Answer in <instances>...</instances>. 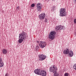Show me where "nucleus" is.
I'll return each instance as SVG.
<instances>
[{"label": "nucleus", "instance_id": "9d476101", "mask_svg": "<svg viewBox=\"0 0 76 76\" xmlns=\"http://www.w3.org/2000/svg\"><path fill=\"white\" fill-rule=\"evenodd\" d=\"M39 17L40 20H44V19L45 18V13H42L39 15Z\"/></svg>", "mask_w": 76, "mask_h": 76}, {"label": "nucleus", "instance_id": "9b49d317", "mask_svg": "<svg viewBox=\"0 0 76 76\" xmlns=\"http://www.w3.org/2000/svg\"><path fill=\"white\" fill-rule=\"evenodd\" d=\"M34 73L36 75H40L41 74V70L40 69H37L34 70Z\"/></svg>", "mask_w": 76, "mask_h": 76}, {"label": "nucleus", "instance_id": "0eeeda50", "mask_svg": "<svg viewBox=\"0 0 76 76\" xmlns=\"http://www.w3.org/2000/svg\"><path fill=\"white\" fill-rule=\"evenodd\" d=\"M37 9L38 12H41L42 9V5L40 3H39L37 4Z\"/></svg>", "mask_w": 76, "mask_h": 76}, {"label": "nucleus", "instance_id": "f257e3e1", "mask_svg": "<svg viewBox=\"0 0 76 76\" xmlns=\"http://www.w3.org/2000/svg\"><path fill=\"white\" fill-rule=\"evenodd\" d=\"M18 42L19 43H22L23 42V40H25L26 38H28V36L26 35V33L25 32L23 31L22 33L19 34Z\"/></svg>", "mask_w": 76, "mask_h": 76}, {"label": "nucleus", "instance_id": "393cba45", "mask_svg": "<svg viewBox=\"0 0 76 76\" xmlns=\"http://www.w3.org/2000/svg\"><path fill=\"white\" fill-rule=\"evenodd\" d=\"M74 34H75V35H76V32H75V33H74Z\"/></svg>", "mask_w": 76, "mask_h": 76}, {"label": "nucleus", "instance_id": "f03ea898", "mask_svg": "<svg viewBox=\"0 0 76 76\" xmlns=\"http://www.w3.org/2000/svg\"><path fill=\"white\" fill-rule=\"evenodd\" d=\"M57 70V68L56 67H54V66L52 67L51 68H50L49 71L50 72H53L54 74V76H58V74L57 73H56Z\"/></svg>", "mask_w": 76, "mask_h": 76}, {"label": "nucleus", "instance_id": "f3484780", "mask_svg": "<svg viewBox=\"0 0 76 76\" xmlns=\"http://www.w3.org/2000/svg\"><path fill=\"white\" fill-rule=\"evenodd\" d=\"M45 23H47V22H48V20L47 18H45Z\"/></svg>", "mask_w": 76, "mask_h": 76}, {"label": "nucleus", "instance_id": "5701e85b", "mask_svg": "<svg viewBox=\"0 0 76 76\" xmlns=\"http://www.w3.org/2000/svg\"><path fill=\"white\" fill-rule=\"evenodd\" d=\"M41 42V41L39 42V41H37V43H39V44Z\"/></svg>", "mask_w": 76, "mask_h": 76}, {"label": "nucleus", "instance_id": "39448f33", "mask_svg": "<svg viewBox=\"0 0 76 76\" xmlns=\"http://www.w3.org/2000/svg\"><path fill=\"white\" fill-rule=\"evenodd\" d=\"M66 9L64 8H61L60 11V16H66L67 15L66 12L65 11Z\"/></svg>", "mask_w": 76, "mask_h": 76}, {"label": "nucleus", "instance_id": "cd10ccee", "mask_svg": "<svg viewBox=\"0 0 76 76\" xmlns=\"http://www.w3.org/2000/svg\"><path fill=\"white\" fill-rule=\"evenodd\" d=\"M52 0V1H54V0Z\"/></svg>", "mask_w": 76, "mask_h": 76}, {"label": "nucleus", "instance_id": "aec40b11", "mask_svg": "<svg viewBox=\"0 0 76 76\" xmlns=\"http://www.w3.org/2000/svg\"><path fill=\"white\" fill-rule=\"evenodd\" d=\"M0 63H3V62L2 61V59H1V58H0Z\"/></svg>", "mask_w": 76, "mask_h": 76}, {"label": "nucleus", "instance_id": "6e6552de", "mask_svg": "<svg viewBox=\"0 0 76 76\" xmlns=\"http://www.w3.org/2000/svg\"><path fill=\"white\" fill-rule=\"evenodd\" d=\"M39 60L41 61H42L44 60H45L46 58V56H45L43 55H38Z\"/></svg>", "mask_w": 76, "mask_h": 76}, {"label": "nucleus", "instance_id": "412c9836", "mask_svg": "<svg viewBox=\"0 0 76 76\" xmlns=\"http://www.w3.org/2000/svg\"><path fill=\"white\" fill-rule=\"evenodd\" d=\"M74 22L76 24V19H74Z\"/></svg>", "mask_w": 76, "mask_h": 76}, {"label": "nucleus", "instance_id": "ddd939ff", "mask_svg": "<svg viewBox=\"0 0 76 76\" xmlns=\"http://www.w3.org/2000/svg\"><path fill=\"white\" fill-rule=\"evenodd\" d=\"M2 52L3 53V54H6V53H7V50L5 49H4L2 50Z\"/></svg>", "mask_w": 76, "mask_h": 76}, {"label": "nucleus", "instance_id": "6ab92c4d", "mask_svg": "<svg viewBox=\"0 0 76 76\" xmlns=\"http://www.w3.org/2000/svg\"><path fill=\"white\" fill-rule=\"evenodd\" d=\"M31 7H34V6H35V4H31Z\"/></svg>", "mask_w": 76, "mask_h": 76}, {"label": "nucleus", "instance_id": "20e7f679", "mask_svg": "<svg viewBox=\"0 0 76 76\" xmlns=\"http://www.w3.org/2000/svg\"><path fill=\"white\" fill-rule=\"evenodd\" d=\"M56 34L55 31H51L49 34L48 38L51 40H53L55 38Z\"/></svg>", "mask_w": 76, "mask_h": 76}, {"label": "nucleus", "instance_id": "4468645a", "mask_svg": "<svg viewBox=\"0 0 76 76\" xmlns=\"http://www.w3.org/2000/svg\"><path fill=\"white\" fill-rule=\"evenodd\" d=\"M3 65H4V63L3 62H0V67H2L3 66Z\"/></svg>", "mask_w": 76, "mask_h": 76}, {"label": "nucleus", "instance_id": "dca6fc26", "mask_svg": "<svg viewBox=\"0 0 76 76\" xmlns=\"http://www.w3.org/2000/svg\"><path fill=\"white\" fill-rule=\"evenodd\" d=\"M39 46H37L36 47V49L37 50H39Z\"/></svg>", "mask_w": 76, "mask_h": 76}, {"label": "nucleus", "instance_id": "7ed1b4c3", "mask_svg": "<svg viewBox=\"0 0 76 76\" xmlns=\"http://www.w3.org/2000/svg\"><path fill=\"white\" fill-rule=\"evenodd\" d=\"M64 54H68L69 56V57H71L73 56V52L71 50L69 51V49H67L66 50H64L63 51Z\"/></svg>", "mask_w": 76, "mask_h": 76}, {"label": "nucleus", "instance_id": "bb28decb", "mask_svg": "<svg viewBox=\"0 0 76 76\" xmlns=\"http://www.w3.org/2000/svg\"><path fill=\"white\" fill-rule=\"evenodd\" d=\"M46 1H47V0H45Z\"/></svg>", "mask_w": 76, "mask_h": 76}, {"label": "nucleus", "instance_id": "b1692460", "mask_svg": "<svg viewBox=\"0 0 76 76\" xmlns=\"http://www.w3.org/2000/svg\"><path fill=\"white\" fill-rule=\"evenodd\" d=\"M19 9V7H17V9Z\"/></svg>", "mask_w": 76, "mask_h": 76}, {"label": "nucleus", "instance_id": "2eb2a0df", "mask_svg": "<svg viewBox=\"0 0 76 76\" xmlns=\"http://www.w3.org/2000/svg\"><path fill=\"white\" fill-rule=\"evenodd\" d=\"M55 7H55V6H53L52 8L51 11H52V12H54V10H55Z\"/></svg>", "mask_w": 76, "mask_h": 76}, {"label": "nucleus", "instance_id": "a878e982", "mask_svg": "<svg viewBox=\"0 0 76 76\" xmlns=\"http://www.w3.org/2000/svg\"><path fill=\"white\" fill-rule=\"evenodd\" d=\"M75 1H76V0H75Z\"/></svg>", "mask_w": 76, "mask_h": 76}, {"label": "nucleus", "instance_id": "a211bd4d", "mask_svg": "<svg viewBox=\"0 0 76 76\" xmlns=\"http://www.w3.org/2000/svg\"><path fill=\"white\" fill-rule=\"evenodd\" d=\"M64 76H69V74H68V73H65L64 74Z\"/></svg>", "mask_w": 76, "mask_h": 76}, {"label": "nucleus", "instance_id": "1a4fd4ad", "mask_svg": "<svg viewBox=\"0 0 76 76\" xmlns=\"http://www.w3.org/2000/svg\"><path fill=\"white\" fill-rule=\"evenodd\" d=\"M64 27L60 26H56V31H60L61 30H64Z\"/></svg>", "mask_w": 76, "mask_h": 76}, {"label": "nucleus", "instance_id": "f8f14e48", "mask_svg": "<svg viewBox=\"0 0 76 76\" xmlns=\"http://www.w3.org/2000/svg\"><path fill=\"white\" fill-rule=\"evenodd\" d=\"M40 75H41V76H47V72L46 71L44 70H41Z\"/></svg>", "mask_w": 76, "mask_h": 76}, {"label": "nucleus", "instance_id": "423d86ee", "mask_svg": "<svg viewBox=\"0 0 76 76\" xmlns=\"http://www.w3.org/2000/svg\"><path fill=\"white\" fill-rule=\"evenodd\" d=\"M39 46L41 48H44L45 46H46V45H47V43L46 42H42L41 41L40 42L39 44Z\"/></svg>", "mask_w": 76, "mask_h": 76}, {"label": "nucleus", "instance_id": "4be33fe9", "mask_svg": "<svg viewBox=\"0 0 76 76\" xmlns=\"http://www.w3.org/2000/svg\"><path fill=\"white\" fill-rule=\"evenodd\" d=\"M5 76H9V74L7 73H6L5 74Z\"/></svg>", "mask_w": 76, "mask_h": 76}]
</instances>
